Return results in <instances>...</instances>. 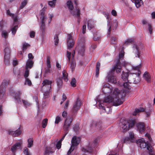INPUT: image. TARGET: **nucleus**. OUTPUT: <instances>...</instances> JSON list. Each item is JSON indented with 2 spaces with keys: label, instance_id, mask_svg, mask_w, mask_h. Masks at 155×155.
<instances>
[{
  "label": "nucleus",
  "instance_id": "nucleus-1",
  "mask_svg": "<svg viewBox=\"0 0 155 155\" xmlns=\"http://www.w3.org/2000/svg\"><path fill=\"white\" fill-rule=\"evenodd\" d=\"M103 92L107 95L103 100H101L98 98L95 99L96 102H99V107L102 109L104 112L109 114L111 111L110 103L115 106L121 104L123 102L121 99L123 97L121 95L119 90L117 88H112L111 86L108 84H105L102 89Z\"/></svg>",
  "mask_w": 155,
  "mask_h": 155
},
{
  "label": "nucleus",
  "instance_id": "nucleus-2",
  "mask_svg": "<svg viewBox=\"0 0 155 155\" xmlns=\"http://www.w3.org/2000/svg\"><path fill=\"white\" fill-rule=\"evenodd\" d=\"M135 122L134 119L128 120L124 118H121L119 124L120 130L124 132L127 131L130 127H132L134 125Z\"/></svg>",
  "mask_w": 155,
  "mask_h": 155
},
{
  "label": "nucleus",
  "instance_id": "nucleus-3",
  "mask_svg": "<svg viewBox=\"0 0 155 155\" xmlns=\"http://www.w3.org/2000/svg\"><path fill=\"white\" fill-rule=\"evenodd\" d=\"M119 62L118 61H117L116 65L112 68L111 71L109 72L108 73L107 78L108 81L110 83L115 84L117 82L116 78L114 74V71H116L117 73H120L121 71V68L120 66H119L118 65Z\"/></svg>",
  "mask_w": 155,
  "mask_h": 155
},
{
  "label": "nucleus",
  "instance_id": "nucleus-4",
  "mask_svg": "<svg viewBox=\"0 0 155 155\" xmlns=\"http://www.w3.org/2000/svg\"><path fill=\"white\" fill-rule=\"evenodd\" d=\"M141 65L139 64L136 66L133 67V69L134 70L138 71V72L137 74L133 73V74H130L129 78L130 79L128 81H130V83L133 82L134 84H137L139 83L140 81V71H139V69L141 67Z\"/></svg>",
  "mask_w": 155,
  "mask_h": 155
},
{
  "label": "nucleus",
  "instance_id": "nucleus-5",
  "mask_svg": "<svg viewBox=\"0 0 155 155\" xmlns=\"http://www.w3.org/2000/svg\"><path fill=\"white\" fill-rule=\"evenodd\" d=\"M52 83V81L48 80H45L43 81L42 89L45 91L44 94V97L45 98L48 97L49 96Z\"/></svg>",
  "mask_w": 155,
  "mask_h": 155
},
{
  "label": "nucleus",
  "instance_id": "nucleus-6",
  "mask_svg": "<svg viewBox=\"0 0 155 155\" xmlns=\"http://www.w3.org/2000/svg\"><path fill=\"white\" fill-rule=\"evenodd\" d=\"M137 143L139 145L140 147L141 148H144L147 147V149L148 150L149 153V155H155L154 153H152L153 150L151 146L147 142H146L143 138H141L138 140H137Z\"/></svg>",
  "mask_w": 155,
  "mask_h": 155
},
{
  "label": "nucleus",
  "instance_id": "nucleus-7",
  "mask_svg": "<svg viewBox=\"0 0 155 155\" xmlns=\"http://www.w3.org/2000/svg\"><path fill=\"white\" fill-rule=\"evenodd\" d=\"M66 4L67 8L71 14L75 17H79L80 16V9L76 7L74 8L73 3L71 1H68Z\"/></svg>",
  "mask_w": 155,
  "mask_h": 155
},
{
  "label": "nucleus",
  "instance_id": "nucleus-8",
  "mask_svg": "<svg viewBox=\"0 0 155 155\" xmlns=\"http://www.w3.org/2000/svg\"><path fill=\"white\" fill-rule=\"evenodd\" d=\"M143 46L141 43L134 44L133 46V52L135 57L140 58L141 54V50Z\"/></svg>",
  "mask_w": 155,
  "mask_h": 155
},
{
  "label": "nucleus",
  "instance_id": "nucleus-9",
  "mask_svg": "<svg viewBox=\"0 0 155 155\" xmlns=\"http://www.w3.org/2000/svg\"><path fill=\"white\" fill-rule=\"evenodd\" d=\"M81 139L80 137L76 136L73 137L71 140V145L68 152V154H70L79 143Z\"/></svg>",
  "mask_w": 155,
  "mask_h": 155
},
{
  "label": "nucleus",
  "instance_id": "nucleus-10",
  "mask_svg": "<svg viewBox=\"0 0 155 155\" xmlns=\"http://www.w3.org/2000/svg\"><path fill=\"white\" fill-rule=\"evenodd\" d=\"M41 17L40 19L41 23L40 24V30L42 35H44L45 34V22L47 20L46 17L44 15V10L42 9L41 11Z\"/></svg>",
  "mask_w": 155,
  "mask_h": 155
},
{
  "label": "nucleus",
  "instance_id": "nucleus-11",
  "mask_svg": "<svg viewBox=\"0 0 155 155\" xmlns=\"http://www.w3.org/2000/svg\"><path fill=\"white\" fill-rule=\"evenodd\" d=\"M4 49V61L6 64L9 63V60L10 58V51L9 48V45L7 43H6Z\"/></svg>",
  "mask_w": 155,
  "mask_h": 155
},
{
  "label": "nucleus",
  "instance_id": "nucleus-12",
  "mask_svg": "<svg viewBox=\"0 0 155 155\" xmlns=\"http://www.w3.org/2000/svg\"><path fill=\"white\" fill-rule=\"evenodd\" d=\"M55 149L54 144H51L50 147L46 148L44 155H53Z\"/></svg>",
  "mask_w": 155,
  "mask_h": 155
},
{
  "label": "nucleus",
  "instance_id": "nucleus-13",
  "mask_svg": "<svg viewBox=\"0 0 155 155\" xmlns=\"http://www.w3.org/2000/svg\"><path fill=\"white\" fill-rule=\"evenodd\" d=\"M67 41L68 48L70 49L73 47L74 44V41L71 34L68 35Z\"/></svg>",
  "mask_w": 155,
  "mask_h": 155
},
{
  "label": "nucleus",
  "instance_id": "nucleus-14",
  "mask_svg": "<svg viewBox=\"0 0 155 155\" xmlns=\"http://www.w3.org/2000/svg\"><path fill=\"white\" fill-rule=\"evenodd\" d=\"M72 120V118L70 117H68L66 119L63 126V129L65 131H67L69 130Z\"/></svg>",
  "mask_w": 155,
  "mask_h": 155
},
{
  "label": "nucleus",
  "instance_id": "nucleus-15",
  "mask_svg": "<svg viewBox=\"0 0 155 155\" xmlns=\"http://www.w3.org/2000/svg\"><path fill=\"white\" fill-rule=\"evenodd\" d=\"M85 40L83 39L79 41L78 45V52L81 54L83 53L85 50L84 45Z\"/></svg>",
  "mask_w": 155,
  "mask_h": 155
},
{
  "label": "nucleus",
  "instance_id": "nucleus-16",
  "mask_svg": "<svg viewBox=\"0 0 155 155\" xmlns=\"http://www.w3.org/2000/svg\"><path fill=\"white\" fill-rule=\"evenodd\" d=\"M81 105L80 100L78 98L74 104L72 108L73 111L75 112L78 111L80 109Z\"/></svg>",
  "mask_w": 155,
  "mask_h": 155
},
{
  "label": "nucleus",
  "instance_id": "nucleus-17",
  "mask_svg": "<svg viewBox=\"0 0 155 155\" xmlns=\"http://www.w3.org/2000/svg\"><path fill=\"white\" fill-rule=\"evenodd\" d=\"M21 131L20 130H13L10 129L8 130V134H9L15 137L21 134Z\"/></svg>",
  "mask_w": 155,
  "mask_h": 155
},
{
  "label": "nucleus",
  "instance_id": "nucleus-18",
  "mask_svg": "<svg viewBox=\"0 0 155 155\" xmlns=\"http://www.w3.org/2000/svg\"><path fill=\"white\" fill-rule=\"evenodd\" d=\"M47 67L45 68V73H50L51 72V65L50 58L49 57H48L46 61Z\"/></svg>",
  "mask_w": 155,
  "mask_h": 155
},
{
  "label": "nucleus",
  "instance_id": "nucleus-19",
  "mask_svg": "<svg viewBox=\"0 0 155 155\" xmlns=\"http://www.w3.org/2000/svg\"><path fill=\"white\" fill-rule=\"evenodd\" d=\"M137 129L140 133H142L144 132L145 128L144 123L140 122L137 124Z\"/></svg>",
  "mask_w": 155,
  "mask_h": 155
},
{
  "label": "nucleus",
  "instance_id": "nucleus-20",
  "mask_svg": "<svg viewBox=\"0 0 155 155\" xmlns=\"http://www.w3.org/2000/svg\"><path fill=\"white\" fill-rule=\"evenodd\" d=\"M21 93L20 92L18 91L16 93L13 97L16 101V102L19 104L21 103V99L20 98V95H21Z\"/></svg>",
  "mask_w": 155,
  "mask_h": 155
},
{
  "label": "nucleus",
  "instance_id": "nucleus-21",
  "mask_svg": "<svg viewBox=\"0 0 155 155\" xmlns=\"http://www.w3.org/2000/svg\"><path fill=\"white\" fill-rule=\"evenodd\" d=\"M143 77L144 80L147 82L150 83L151 82V75L147 71H145L143 75Z\"/></svg>",
  "mask_w": 155,
  "mask_h": 155
},
{
  "label": "nucleus",
  "instance_id": "nucleus-22",
  "mask_svg": "<svg viewBox=\"0 0 155 155\" xmlns=\"http://www.w3.org/2000/svg\"><path fill=\"white\" fill-rule=\"evenodd\" d=\"M129 137L125 138L124 139V142H126L127 141H130L132 142L134 141V134L133 133L130 132L129 133Z\"/></svg>",
  "mask_w": 155,
  "mask_h": 155
},
{
  "label": "nucleus",
  "instance_id": "nucleus-23",
  "mask_svg": "<svg viewBox=\"0 0 155 155\" xmlns=\"http://www.w3.org/2000/svg\"><path fill=\"white\" fill-rule=\"evenodd\" d=\"M34 64V62L31 59H28L26 62L25 65V69H31L32 68L33 65Z\"/></svg>",
  "mask_w": 155,
  "mask_h": 155
},
{
  "label": "nucleus",
  "instance_id": "nucleus-24",
  "mask_svg": "<svg viewBox=\"0 0 155 155\" xmlns=\"http://www.w3.org/2000/svg\"><path fill=\"white\" fill-rule=\"evenodd\" d=\"M124 55V52L123 50H122L120 53L119 54V58H117V59H115V61H116V65L117 63V61H118L119 62V64L118 65L119 66H120L121 68V64H120V60L122 58H123Z\"/></svg>",
  "mask_w": 155,
  "mask_h": 155
},
{
  "label": "nucleus",
  "instance_id": "nucleus-25",
  "mask_svg": "<svg viewBox=\"0 0 155 155\" xmlns=\"http://www.w3.org/2000/svg\"><path fill=\"white\" fill-rule=\"evenodd\" d=\"M93 149V147L91 146L89 144L87 146L83 147L82 149V151L85 152H91Z\"/></svg>",
  "mask_w": 155,
  "mask_h": 155
},
{
  "label": "nucleus",
  "instance_id": "nucleus-26",
  "mask_svg": "<svg viewBox=\"0 0 155 155\" xmlns=\"http://www.w3.org/2000/svg\"><path fill=\"white\" fill-rule=\"evenodd\" d=\"M95 22L93 20H89L87 22L88 28L89 30H91L95 27Z\"/></svg>",
  "mask_w": 155,
  "mask_h": 155
},
{
  "label": "nucleus",
  "instance_id": "nucleus-27",
  "mask_svg": "<svg viewBox=\"0 0 155 155\" xmlns=\"http://www.w3.org/2000/svg\"><path fill=\"white\" fill-rule=\"evenodd\" d=\"M21 146V144L20 143H16L12 147L11 150L12 152H15L17 149L20 148Z\"/></svg>",
  "mask_w": 155,
  "mask_h": 155
},
{
  "label": "nucleus",
  "instance_id": "nucleus-28",
  "mask_svg": "<svg viewBox=\"0 0 155 155\" xmlns=\"http://www.w3.org/2000/svg\"><path fill=\"white\" fill-rule=\"evenodd\" d=\"M2 87H0V100H2L4 99L5 96L6 91L5 89L2 88Z\"/></svg>",
  "mask_w": 155,
  "mask_h": 155
},
{
  "label": "nucleus",
  "instance_id": "nucleus-29",
  "mask_svg": "<svg viewBox=\"0 0 155 155\" xmlns=\"http://www.w3.org/2000/svg\"><path fill=\"white\" fill-rule=\"evenodd\" d=\"M130 75V74L128 75L127 73H124V72H123L122 75V78L125 81H126L127 80V81H128L129 80H128V78L130 79V78H129Z\"/></svg>",
  "mask_w": 155,
  "mask_h": 155
},
{
  "label": "nucleus",
  "instance_id": "nucleus-30",
  "mask_svg": "<svg viewBox=\"0 0 155 155\" xmlns=\"http://www.w3.org/2000/svg\"><path fill=\"white\" fill-rule=\"evenodd\" d=\"M145 109L142 107H140L139 109H135V111L133 112V115H136L139 113L144 111Z\"/></svg>",
  "mask_w": 155,
  "mask_h": 155
},
{
  "label": "nucleus",
  "instance_id": "nucleus-31",
  "mask_svg": "<svg viewBox=\"0 0 155 155\" xmlns=\"http://www.w3.org/2000/svg\"><path fill=\"white\" fill-rule=\"evenodd\" d=\"M75 54V51L73 50V51L72 54L71 55V53L69 52L68 51H67V57L69 61H70L71 57V56L72 58H73Z\"/></svg>",
  "mask_w": 155,
  "mask_h": 155
},
{
  "label": "nucleus",
  "instance_id": "nucleus-32",
  "mask_svg": "<svg viewBox=\"0 0 155 155\" xmlns=\"http://www.w3.org/2000/svg\"><path fill=\"white\" fill-rule=\"evenodd\" d=\"M134 2L135 6L137 8H139L142 4L143 2L142 0H133Z\"/></svg>",
  "mask_w": 155,
  "mask_h": 155
},
{
  "label": "nucleus",
  "instance_id": "nucleus-33",
  "mask_svg": "<svg viewBox=\"0 0 155 155\" xmlns=\"http://www.w3.org/2000/svg\"><path fill=\"white\" fill-rule=\"evenodd\" d=\"M9 83L8 81L7 80H4L2 83V85L0 86V87H2V88H4L5 89L6 87L7 86Z\"/></svg>",
  "mask_w": 155,
  "mask_h": 155
},
{
  "label": "nucleus",
  "instance_id": "nucleus-34",
  "mask_svg": "<svg viewBox=\"0 0 155 155\" xmlns=\"http://www.w3.org/2000/svg\"><path fill=\"white\" fill-rule=\"evenodd\" d=\"M8 32L6 30H3L2 31L1 35L2 37L5 39L7 38L8 37Z\"/></svg>",
  "mask_w": 155,
  "mask_h": 155
},
{
  "label": "nucleus",
  "instance_id": "nucleus-35",
  "mask_svg": "<svg viewBox=\"0 0 155 155\" xmlns=\"http://www.w3.org/2000/svg\"><path fill=\"white\" fill-rule=\"evenodd\" d=\"M100 67V64L99 62H97L96 66V76L97 77H98L99 75V71Z\"/></svg>",
  "mask_w": 155,
  "mask_h": 155
},
{
  "label": "nucleus",
  "instance_id": "nucleus-36",
  "mask_svg": "<svg viewBox=\"0 0 155 155\" xmlns=\"http://www.w3.org/2000/svg\"><path fill=\"white\" fill-rule=\"evenodd\" d=\"M28 2V0H24V1L21 2L20 6L19 7V9H22L26 5Z\"/></svg>",
  "mask_w": 155,
  "mask_h": 155
},
{
  "label": "nucleus",
  "instance_id": "nucleus-37",
  "mask_svg": "<svg viewBox=\"0 0 155 155\" xmlns=\"http://www.w3.org/2000/svg\"><path fill=\"white\" fill-rule=\"evenodd\" d=\"M63 78L66 81H68V74L65 70H64L62 72Z\"/></svg>",
  "mask_w": 155,
  "mask_h": 155
},
{
  "label": "nucleus",
  "instance_id": "nucleus-38",
  "mask_svg": "<svg viewBox=\"0 0 155 155\" xmlns=\"http://www.w3.org/2000/svg\"><path fill=\"white\" fill-rule=\"evenodd\" d=\"M56 2V0H53L48 2L49 5L51 7H54Z\"/></svg>",
  "mask_w": 155,
  "mask_h": 155
},
{
  "label": "nucleus",
  "instance_id": "nucleus-39",
  "mask_svg": "<svg viewBox=\"0 0 155 155\" xmlns=\"http://www.w3.org/2000/svg\"><path fill=\"white\" fill-rule=\"evenodd\" d=\"M98 124H99L97 122H94L91 125V127L94 129H96V128H98L97 125Z\"/></svg>",
  "mask_w": 155,
  "mask_h": 155
},
{
  "label": "nucleus",
  "instance_id": "nucleus-40",
  "mask_svg": "<svg viewBox=\"0 0 155 155\" xmlns=\"http://www.w3.org/2000/svg\"><path fill=\"white\" fill-rule=\"evenodd\" d=\"M107 18L108 20L107 21V26L109 27L108 29V31L109 33H110L111 31V24L110 23V22L109 21V16L108 15L107 16Z\"/></svg>",
  "mask_w": 155,
  "mask_h": 155
},
{
  "label": "nucleus",
  "instance_id": "nucleus-41",
  "mask_svg": "<svg viewBox=\"0 0 155 155\" xmlns=\"http://www.w3.org/2000/svg\"><path fill=\"white\" fill-rule=\"evenodd\" d=\"M28 147L29 148L31 147L33 145V140L31 139H29L28 140Z\"/></svg>",
  "mask_w": 155,
  "mask_h": 155
},
{
  "label": "nucleus",
  "instance_id": "nucleus-42",
  "mask_svg": "<svg viewBox=\"0 0 155 155\" xmlns=\"http://www.w3.org/2000/svg\"><path fill=\"white\" fill-rule=\"evenodd\" d=\"M48 123V119H44L42 121V127L43 128H45L47 125Z\"/></svg>",
  "mask_w": 155,
  "mask_h": 155
},
{
  "label": "nucleus",
  "instance_id": "nucleus-43",
  "mask_svg": "<svg viewBox=\"0 0 155 155\" xmlns=\"http://www.w3.org/2000/svg\"><path fill=\"white\" fill-rule=\"evenodd\" d=\"M76 64L75 62L74 61H72L71 64L70 68L72 71H73V69L76 67Z\"/></svg>",
  "mask_w": 155,
  "mask_h": 155
},
{
  "label": "nucleus",
  "instance_id": "nucleus-44",
  "mask_svg": "<svg viewBox=\"0 0 155 155\" xmlns=\"http://www.w3.org/2000/svg\"><path fill=\"white\" fill-rule=\"evenodd\" d=\"M54 44L55 45H57L58 44L59 41L58 36V35H55L54 36Z\"/></svg>",
  "mask_w": 155,
  "mask_h": 155
},
{
  "label": "nucleus",
  "instance_id": "nucleus-45",
  "mask_svg": "<svg viewBox=\"0 0 155 155\" xmlns=\"http://www.w3.org/2000/svg\"><path fill=\"white\" fill-rule=\"evenodd\" d=\"M23 150V152L26 155H31L27 147H25Z\"/></svg>",
  "mask_w": 155,
  "mask_h": 155
},
{
  "label": "nucleus",
  "instance_id": "nucleus-46",
  "mask_svg": "<svg viewBox=\"0 0 155 155\" xmlns=\"http://www.w3.org/2000/svg\"><path fill=\"white\" fill-rule=\"evenodd\" d=\"M25 84L30 86L31 85L32 83L30 80L28 78H26Z\"/></svg>",
  "mask_w": 155,
  "mask_h": 155
},
{
  "label": "nucleus",
  "instance_id": "nucleus-47",
  "mask_svg": "<svg viewBox=\"0 0 155 155\" xmlns=\"http://www.w3.org/2000/svg\"><path fill=\"white\" fill-rule=\"evenodd\" d=\"M57 84L58 87H61L62 84V81L60 78H58L57 80Z\"/></svg>",
  "mask_w": 155,
  "mask_h": 155
},
{
  "label": "nucleus",
  "instance_id": "nucleus-48",
  "mask_svg": "<svg viewBox=\"0 0 155 155\" xmlns=\"http://www.w3.org/2000/svg\"><path fill=\"white\" fill-rule=\"evenodd\" d=\"M24 106L26 107L30 106L31 104L28 102L27 100H22Z\"/></svg>",
  "mask_w": 155,
  "mask_h": 155
},
{
  "label": "nucleus",
  "instance_id": "nucleus-49",
  "mask_svg": "<svg viewBox=\"0 0 155 155\" xmlns=\"http://www.w3.org/2000/svg\"><path fill=\"white\" fill-rule=\"evenodd\" d=\"M18 28V26L17 25H15L14 27L12 28V33L14 35L15 33L16 32Z\"/></svg>",
  "mask_w": 155,
  "mask_h": 155
},
{
  "label": "nucleus",
  "instance_id": "nucleus-50",
  "mask_svg": "<svg viewBox=\"0 0 155 155\" xmlns=\"http://www.w3.org/2000/svg\"><path fill=\"white\" fill-rule=\"evenodd\" d=\"M29 46V45L27 43H24L23 45V47L22 49L23 51L25 50L28 48V47Z\"/></svg>",
  "mask_w": 155,
  "mask_h": 155
},
{
  "label": "nucleus",
  "instance_id": "nucleus-51",
  "mask_svg": "<svg viewBox=\"0 0 155 155\" xmlns=\"http://www.w3.org/2000/svg\"><path fill=\"white\" fill-rule=\"evenodd\" d=\"M76 81L74 78H73L71 81V84L72 86L74 87L76 86Z\"/></svg>",
  "mask_w": 155,
  "mask_h": 155
},
{
  "label": "nucleus",
  "instance_id": "nucleus-52",
  "mask_svg": "<svg viewBox=\"0 0 155 155\" xmlns=\"http://www.w3.org/2000/svg\"><path fill=\"white\" fill-rule=\"evenodd\" d=\"M13 71L15 75L17 76V77H18V76L20 74L19 71L15 68H14Z\"/></svg>",
  "mask_w": 155,
  "mask_h": 155
},
{
  "label": "nucleus",
  "instance_id": "nucleus-53",
  "mask_svg": "<svg viewBox=\"0 0 155 155\" xmlns=\"http://www.w3.org/2000/svg\"><path fill=\"white\" fill-rule=\"evenodd\" d=\"M130 81H128L127 82H124L123 86L125 88H129V85L128 83L129 82L130 83Z\"/></svg>",
  "mask_w": 155,
  "mask_h": 155
},
{
  "label": "nucleus",
  "instance_id": "nucleus-54",
  "mask_svg": "<svg viewBox=\"0 0 155 155\" xmlns=\"http://www.w3.org/2000/svg\"><path fill=\"white\" fill-rule=\"evenodd\" d=\"M61 120H62L61 117L59 116H57L55 118V123L56 124H58L59 122L61 121Z\"/></svg>",
  "mask_w": 155,
  "mask_h": 155
},
{
  "label": "nucleus",
  "instance_id": "nucleus-55",
  "mask_svg": "<svg viewBox=\"0 0 155 155\" xmlns=\"http://www.w3.org/2000/svg\"><path fill=\"white\" fill-rule=\"evenodd\" d=\"M142 24L143 25H147L148 26V24H150V23L147 21L146 19H143L142 21Z\"/></svg>",
  "mask_w": 155,
  "mask_h": 155
},
{
  "label": "nucleus",
  "instance_id": "nucleus-56",
  "mask_svg": "<svg viewBox=\"0 0 155 155\" xmlns=\"http://www.w3.org/2000/svg\"><path fill=\"white\" fill-rule=\"evenodd\" d=\"M133 41V40L132 39H128L125 41L124 44L126 45H128L132 42Z\"/></svg>",
  "mask_w": 155,
  "mask_h": 155
},
{
  "label": "nucleus",
  "instance_id": "nucleus-57",
  "mask_svg": "<svg viewBox=\"0 0 155 155\" xmlns=\"http://www.w3.org/2000/svg\"><path fill=\"white\" fill-rule=\"evenodd\" d=\"M25 70H26L24 74V77L25 78H27L28 77L29 74V70L28 69H25Z\"/></svg>",
  "mask_w": 155,
  "mask_h": 155
},
{
  "label": "nucleus",
  "instance_id": "nucleus-58",
  "mask_svg": "<svg viewBox=\"0 0 155 155\" xmlns=\"http://www.w3.org/2000/svg\"><path fill=\"white\" fill-rule=\"evenodd\" d=\"M61 141H59L57 143L56 147L58 149H59L61 148Z\"/></svg>",
  "mask_w": 155,
  "mask_h": 155
},
{
  "label": "nucleus",
  "instance_id": "nucleus-59",
  "mask_svg": "<svg viewBox=\"0 0 155 155\" xmlns=\"http://www.w3.org/2000/svg\"><path fill=\"white\" fill-rule=\"evenodd\" d=\"M148 30L149 31L150 34H151L152 31V29L151 25L150 24H148Z\"/></svg>",
  "mask_w": 155,
  "mask_h": 155
},
{
  "label": "nucleus",
  "instance_id": "nucleus-60",
  "mask_svg": "<svg viewBox=\"0 0 155 155\" xmlns=\"http://www.w3.org/2000/svg\"><path fill=\"white\" fill-rule=\"evenodd\" d=\"M116 40L117 39L115 38L114 37H112L111 38V43L112 44H114L116 41Z\"/></svg>",
  "mask_w": 155,
  "mask_h": 155
},
{
  "label": "nucleus",
  "instance_id": "nucleus-61",
  "mask_svg": "<svg viewBox=\"0 0 155 155\" xmlns=\"http://www.w3.org/2000/svg\"><path fill=\"white\" fill-rule=\"evenodd\" d=\"M3 21H0V30L2 31L3 29Z\"/></svg>",
  "mask_w": 155,
  "mask_h": 155
},
{
  "label": "nucleus",
  "instance_id": "nucleus-62",
  "mask_svg": "<svg viewBox=\"0 0 155 155\" xmlns=\"http://www.w3.org/2000/svg\"><path fill=\"white\" fill-rule=\"evenodd\" d=\"M28 58L29 59H33L34 57L33 56L32 54L31 53H29L28 55Z\"/></svg>",
  "mask_w": 155,
  "mask_h": 155
},
{
  "label": "nucleus",
  "instance_id": "nucleus-63",
  "mask_svg": "<svg viewBox=\"0 0 155 155\" xmlns=\"http://www.w3.org/2000/svg\"><path fill=\"white\" fill-rule=\"evenodd\" d=\"M12 17H13L14 23L18 21V17L17 15H14V16H12Z\"/></svg>",
  "mask_w": 155,
  "mask_h": 155
},
{
  "label": "nucleus",
  "instance_id": "nucleus-64",
  "mask_svg": "<svg viewBox=\"0 0 155 155\" xmlns=\"http://www.w3.org/2000/svg\"><path fill=\"white\" fill-rule=\"evenodd\" d=\"M112 15L114 16H116L117 15V13L116 11L114 10H113L111 11Z\"/></svg>",
  "mask_w": 155,
  "mask_h": 155
}]
</instances>
